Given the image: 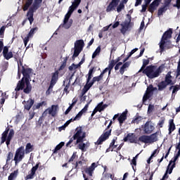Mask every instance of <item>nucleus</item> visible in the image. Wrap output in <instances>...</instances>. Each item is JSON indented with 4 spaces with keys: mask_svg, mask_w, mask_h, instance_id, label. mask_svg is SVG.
I'll return each mask as SVG.
<instances>
[{
    "mask_svg": "<svg viewBox=\"0 0 180 180\" xmlns=\"http://www.w3.org/2000/svg\"><path fill=\"white\" fill-rule=\"evenodd\" d=\"M75 133L73 135L72 138L69 140V141L66 143V147H70V145L74 141V140H76L75 141V146H77L78 144V148L79 150H81L83 152L86 151V149H85V143L84 141H85V138L86 137V132L82 131V127H78L75 129Z\"/></svg>",
    "mask_w": 180,
    "mask_h": 180,
    "instance_id": "obj_1",
    "label": "nucleus"
},
{
    "mask_svg": "<svg viewBox=\"0 0 180 180\" xmlns=\"http://www.w3.org/2000/svg\"><path fill=\"white\" fill-rule=\"evenodd\" d=\"M164 68H165V65L164 64H162L158 68H157L156 65H150L143 70V74H145L150 79H153V78L160 77V74L164 71Z\"/></svg>",
    "mask_w": 180,
    "mask_h": 180,
    "instance_id": "obj_2",
    "label": "nucleus"
},
{
    "mask_svg": "<svg viewBox=\"0 0 180 180\" xmlns=\"http://www.w3.org/2000/svg\"><path fill=\"white\" fill-rule=\"evenodd\" d=\"M3 56L6 60H11V58H14L15 61L18 63V70H20V67H23V63L20 59L19 60V53L13 52L12 51H9V47L4 46L3 51Z\"/></svg>",
    "mask_w": 180,
    "mask_h": 180,
    "instance_id": "obj_3",
    "label": "nucleus"
},
{
    "mask_svg": "<svg viewBox=\"0 0 180 180\" xmlns=\"http://www.w3.org/2000/svg\"><path fill=\"white\" fill-rule=\"evenodd\" d=\"M159 133V131H156L149 136L142 135L139 137L138 141H141V143H144L145 144H153V143L158 141Z\"/></svg>",
    "mask_w": 180,
    "mask_h": 180,
    "instance_id": "obj_4",
    "label": "nucleus"
},
{
    "mask_svg": "<svg viewBox=\"0 0 180 180\" xmlns=\"http://www.w3.org/2000/svg\"><path fill=\"white\" fill-rule=\"evenodd\" d=\"M33 72V69L30 68H25V66H22V74L23 75L22 78L19 80V84H18V89H20L23 88V86L25 85L24 81H27V80H32L30 77V75Z\"/></svg>",
    "mask_w": 180,
    "mask_h": 180,
    "instance_id": "obj_5",
    "label": "nucleus"
},
{
    "mask_svg": "<svg viewBox=\"0 0 180 180\" xmlns=\"http://www.w3.org/2000/svg\"><path fill=\"white\" fill-rule=\"evenodd\" d=\"M112 124L113 121L111 120L105 130L103 131V134L101 135L97 141L95 143L96 145L101 146V144H103V141H106V140L109 139V136L112 134V129H110V126H112Z\"/></svg>",
    "mask_w": 180,
    "mask_h": 180,
    "instance_id": "obj_6",
    "label": "nucleus"
},
{
    "mask_svg": "<svg viewBox=\"0 0 180 180\" xmlns=\"http://www.w3.org/2000/svg\"><path fill=\"white\" fill-rule=\"evenodd\" d=\"M58 113V105H52L51 108L46 109L42 115L39 117V121L43 120V117H46L47 115H51L52 117H56Z\"/></svg>",
    "mask_w": 180,
    "mask_h": 180,
    "instance_id": "obj_7",
    "label": "nucleus"
},
{
    "mask_svg": "<svg viewBox=\"0 0 180 180\" xmlns=\"http://www.w3.org/2000/svg\"><path fill=\"white\" fill-rule=\"evenodd\" d=\"M172 37V29L169 28L167 31L165 32L162 39L159 43L160 53L164 52V46L165 45V40Z\"/></svg>",
    "mask_w": 180,
    "mask_h": 180,
    "instance_id": "obj_8",
    "label": "nucleus"
},
{
    "mask_svg": "<svg viewBox=\"0 0 180 180\" xmlns=\"http://www.w3.org/2000/svg\"><path fill=\"white\" fill-rule=\"evenodd\" d=\"M32 80H24V86L22 88L19 89V81L17 84V86L15 89V92H19V91H23L24 94L29 95L32 92V84H30Z\"/></svg>",
    "mask_w": 180,
    "mask_h": 180,
    "instance_id": "obj_9",
    "label": "nucleus"
},
{
    "mask_svg": "<svg viewBox=\"0 0 180 180\" xmlns=\"http://www.w3.org/2000/svg\"><path fill=\"white\" fill-rule=\"evenodd\" d=\"M25 154H26L25 152V146H20L16 150L13 159L15 165L19 164V162H20V161L25 158Z\"/></svg>",
    "mask_w": 180,
    "mask_h": 180,
    "instance_id": "obj_10",
    "label": "nucleus"
},
{
    "mask_svg": "<svg viewBox=\"0 0 180 180\" xmlns=\"http://www.w3.org/2000/svg\"><path fill=\"white\" fill-rule=\"evenodd\" d=\"M40 162H37L35 166L32 167L31 170L30 171V174L25 177V180L33 179L36 175V171H37V169L41 171V169L44 168V166H40Z\"/></svg>",
    "mask_w": 180,
    "mask_h": 180,
    "instance_id": "obj_11",
    "label": "nucleus"
},
{
    "mask_svg": "<svg viewBox=\"0 0 180 180\" xmlns=\"http://www.w3.org/2000/svg\"><path fill=\"white\" fill-rule=\"evenodd\" d=\"M71 13H68L65 14V18L63 20V23L60 25V27H64L65 29H70L72 26L73 20L72 19L70 20L71 18ZM69 20V21H68Z\"/></svg>",
    "mask_w": 180,
    "mask_h": 180,
    "instance_id": "obj_12",
    "label": "nucleus"
},
{
    "mask_svg": "<svg viewBox=\"0 0 180 180\" xmlns=\"http://www.w3.org/2000/svg\"><path fill=\"white\" fill-rule=\"evenodd\" d=\"M120 26H122L120 29L122 34H126V32H127L129 29H131L133 26L131 25V16L129 15V22H124L123 24H120Z\"/></svg>",
    "mask_w": 180,
    "mask_h": 180,
    "instance_id": "obj_13",
    "label": "nucleus"
},
{
    "mask_svg": "<svg viewBox=\"0 0 180 180\" xmlns=\"http://www.w3.org/2000/svg\"><path fill=\"white\" fill-rule=\"evenodd\" d=\"M142 129L145 134H151L155 129L153 125L150 124V122L147 121L144 126H142Z\"/></svg>",
    "mask_w": 180,
    "mask_h": 180,
    "instance_id": "obj_14",
    "label": "nucleus"
},
{
    "mask_svg": "<svg viewBox=\"0 0 180 180\" xmlns=\"http://www.w3.org/2000/svg\"><path fill=\"white\" fill-rule=\"evenodd\" d=\"M119 2H120V0H112L106 8V12L116 11V7L119 5Z\"/></svg>",
    "mask_w": 180,
    "mask_h": 180,
    "instance_id": "obj_15",
    "label": "nucleus"
},
{
    "mask_svg": "<svg viewBox=\"0 0 180 180\" xmlns=\"http://www.w3.org/2000/svg\"><path fill=\"white\" fill-rule=\"evenodd\" d=\"M160 4H161V2H160L158 0H154L150 5L148 7V12H150V13H154V11H157V8H158V6H160Z\"/></svg>",
    "mask_w": 180,
    "mask_h": 180,
    "instance_id": "obj_16",
    "label": "nucleus"
},
{
    "mask_svg": "<svg viewBox=\"0 0 180 180\" xmlns=\"http://www.w3.org/2000/svg\"><path fill=\"white\" fill-rule=\"evenodd\" d=\"M34 12L36 11H34L32 8H29L28 11L27 12L26 19L27 20H29L30 25H32L33 22H34Z\"/></svg>",
    "mask_w": 180,
    "mask_h": 180,
    "instance_id": "obj_17",
    "label": "nucleus"
},
{
    "mask_svg": "<svg viewBox=\"0 0 180 180\" xmlns=\"http://www.w3.org/2000/svg\"><path fill=\"white\" fill-rule=\"evenodd\" d=\"M58 70H56L55 72L52 73V77L50 82V88H53L54 85L57 84L58 81Z\"/></svg>",
    "mask_w": 180,
    "mask_h": 180,
    "instance_id": "obj_18",
    "label": "nucleus"
},
{
    "mask_svg": "<svg viewBox=\"0 0 180 180\" xmlns=\"http://www.w3.org/2000/svg\"><path fill=\"white\" fill-rule=\"evenodd\" d=\"M81 4V0H74V1L72 3V5L69 7V10L68 13L72 15L74 13V11L79 6V4Z\"/></svg>",
    "mask_w": 180,
    "mask_h": 180,
    "instance_id": "obj_19",
    "label": "nucleus"
},
{
    "mask_svg": "<svg viewBox=\"0 0 180 180\" xmlns=\"http://www.w3.org/2000/svg\"><path fill=\"white\" fill-rule=\"evenodd\" d=\"M89 103H91V102H89L85 105L84 108L81 111H79L77 113V115L75 116V117L74 118V120H79L81 119V117H82V115H84V113H86V110H88Z\"/></svg>",
    "mask_w": 180,
    "mask_h": 180,
    "instance_id": "obj_20",
    "label": "nucleus"
},
{
    "mask_svg": "<svg viewBox=\"0 0 180 180\" xmlns=\"http://www.w3.org/2000/svg\"><path fill=\"white\" fill-rule=\"evenodd\" d=\"M41 2H43V0H34V2H32V5L30 9H32V11L36 12V11L41 6Z\"/></svg>",
    "mask_w": 180,
    "mask_h": 180,
    "instance_id": "obj_21",
    "label": "nucleus"
},
{
    "mask_svg": "<svg viewBox=\"0 0 180 180\" xmlns=\"http://www.w3.org/2000/svg\"><path fill=\"white\" fill-rule=\"evenodd\" d=\"M96 163L93 162L89 167H86L84 169L86 174H88L89 176H92V174H94V171H95V168H96Z\"/></svg>",
    "mask_w": 180,
    "mask_h": 180,
    "instance_id": "obj_22",
    "label": "nucleus"
},
{
    "mask_svg": "<svg viewBox=\"0 0 180 180\" xmlns=\"http://www.w3.org/2000/svg\"><path fill=\"white\" fill-rule=\"evenodd\" d=\"M25 103L24 105V109H25V110H30V109H32V106L34 105V100L30 98L27 102L24 101L22 103Z\"/></svg>",
    "mask_w": 180,
    "mask_h": 180,
    "instance_id": "obj_23",
    "label": "nucleus"
},
{
    "mask_svg": "<svg viewBox=\"0 0 180 180\" xmlns=\"http://www.w3.org/2000/svg\"><path fill=\"white\" fill-rule=\"evenodd\" d=\"M172 74V72L169 71L167 72V74L165 76L164 82L167 84V85H174V82H172V76L171 75Z\"/></svg>",
    "mask_w": 180,
    "mask_h": 180,
    "instance_id": "obj_24",
    "label": "nucleus"
},
{
    "mask_svg": "<svg viewBox=\"0 0 180 180\" xmlns=\"http://www.w3.org/2000/svg\"><path fill=\"white\" fill-rule=\"evenodd\" d=\"M84 46L85 44L84 43L83 39H79L75 42V49H77L79 50H84Z\"/></svg>",
    "mask_w": 180,
    "mask_h": 180,
    "instance_id": "obj_25",
    "label": "nucleus"
},
{
    "mask_svg": "<svg viewBox=\"0 0 180 180\" xmlns=\"http://www.w3.org/2000/svg\"><path fill=\"white\" fill-rule=\"evenodd\" d=\"M96 71V68L93 67L89 69L88 75L86 76L87 77L86 81L87 82H90L91 79H92V77H94V74Z\"/></svg>",
    "mask_w": 180,
    "mask_h": 180,
    "instance_id": "obj_26",
    "label": "nucleus"
},
{
    "mask_svg": "<svg viewBox=\"0 0 180 180\" xmlns=\"http://www.w3.org/2000/svg\"><path fill=\"white\" fill-rule=\"evenodd\" d=\"M32 151H34V145H32L31 143H27L25 146V154H30V153H32Z\"/></svg>",
    "mask_w": 180,
    "mask_h": 180,
    "instance_id": "obj_27",
    "label": "nucleus"
},
{
    "mask_svg": "<svg viewBox=\"0 0 180 180\" xmlns=\"http://www.w3.org/2000/svg\"><path fill=\"white\" fill-rule=\"evenodd\" d=\"M32 5H33V0H25V4L22 7V11L26 12V11L30 9V6H32Z\"/></svg>",
    "mask_w": 180,
    "mask_h": 180,
    "instance_id": "obj_28",
    "label": "nucleus"
},
{
    "mask_svg": "<svg viewBox=\"0 0 180 180\" xmlns=\"http://www.w3.org/2000/svg\"><path fill=\"white\" fill-rule=\"evenodd\" d=\"M176 129L175 127V123H174V119L169 120V134H172V131H174Z\"/></svg>",
    "mask_w": 180,
    "mask_h": 180,
    "instance_id": "obj_29",
    "label": "nucleus"
},
{
    "mask_svg": "<svg viewBox=\"0 0 180 180\" xmlns=\"http://www.w3.org/2000/svg\"><path fill=\"white\" fill-rule=\"evenodd\" d=\"M91 86H92V84H91L90 82H88V80H86V84L84 86L82 91V96H84V95L86 94L87 91H89V89H91Z\"/></svg>",
    "mask_w": 180,
    "mask_h": 180,
    "instance_id": "obj_30",
    "label": "nucleus"
},
{
    "mask_svg": "<svg viewBox=\"0 0 180 180\" xmlns=\"http://www.w3.org/2000/svg\"><path fill=\"white\" fill-rule=\"evenodd\" d=\"M19 175V169L15 170L13 172H11L8 177V180H15L18 178Z\"/></svg>",
    "mask_w": 180,
    "mask_h": 180,
    "instance_id": "obj_31",
    "label": "nucleus"
},
{
    "mask_svg": "<svg viewBox=\"0 0 180 180\" xmlns=\"http://www.w3.org/2000/svg\"><path fill=\"white\" fill-rule=\"evenodd\" d=\"M68 58H70V56L63 58V60L62 61V64L58 68V71H63V70L67 67V61H68Z\"/></svg>",
    "mask_w": 180,
    "mask_h": 180,
    "instance_id": "obj_32",
    "label": "nucleus"
},
{
    "mask_svg": "<svg viewBox=\"0 0 180 180\" xmlns=\"http://www.w3.org/2000/svg\"><path fill=\"white\" fill-rule=\"evenodd\" d=\"M8 133H9V128L6 129V130L3 132L1 144H4V143L6 141V139H8Z\"/></svg>",
    "mask_w": 180,
    "mask_h": 180,
    "instance_id": "obj_33",
    "label": "nucleus"
},
{
    "mask_svg": "<svg viewBox=\"0 0 180 180\" xmlns=\"http://www.w3.org/2000/svg\"><path fill=\"white\" fill-rule=\"evenodd\" d=\"M127 119V112H124L118 117V122L120 124H123V122Z\"/></svg>",
    "mask_w": 180,
    "mask_h": 180,
    "instance_id": "obj_34",
    "label": "nucleus"
},
{
    "mask_svg": "<svg viewBox=\"0 0 180 180\" xmlns=\"http://www.w3.org/2000/svg\"><path fill=\"white\" fill-rule=\"evenodd\" d=\"M168 11V8L165 6L160 7L158 11V16H162L163 13H165Z\"/></svg>",
    "mask_w": 180,
    "mask_h": 180,
    "instance_id": "obj_35",
    "label": "nucleus"
},
{
    "mask_svg": "<svg viewBox=\"0 0 180 180\" xmlns=\"http://www.w3.org/2000/svg\"><path fill=\"white\" fill-rule=\"evenodd\" d=\"M103 79V76L102 75H100L98 76L93 77V79L90 83L91 84V85H94V84H95V82H99V81H102Z\"/></svg>",
    "mask_w": 180,
    "mask_h": 180,
    "instance_id": "obj_36",
    "label": "nucleus"
},
{
    "mask_svg": "<svg viewBox=\"0 0 180 180\" xmlns=\"http://www.w3.org/2000/svg\"><path fill=\"white\" fill-rule=\"evenodd\" d=\"M47 105V102L46 101H42L41 103H38L37 105H34L32 107L33 110H37V109H40L41 106H46Z\"/></svg>",
    "mask_w": 180,
    "mask_h": 180,
    "instance_id": "obj_37",
    "label": "nucleus"
},
{
    "mask_svg": "<svg viewBox=\"0 0 180 180\" xmlns=\"http://www.w3.org/2000/svg\"><path fill=\"white\" fill-rule=\"evenodd\" d=\"M116 140H117V137L114 138L110 143V148H112V152L115 151V148H117V145H115Z\"/></svg>",
    "mask_w": 180,
    "mask_h": 180,
    "instance_id": "obj_38",
    "label": "nucleus"
},
{
    "mask_svg": "<svg viewBox=\"0 0 180 180\" xmlns=\"http://www.w3.org/2000/svg\"><path fill=\"white\" fill-rule=\"evenodd\" d=\"M168 86V84L165 82L164 81H162L160 83L158 84V91H164L165 88Z\"/></svg>",
    "mask_w": 180,
    "mask_h": 180,
    "instance_id": "obj_39",
    "label": "nucleus"
},
{
    "mask_svg": "<svg viewBox=\"0 0 180 180\" xmlns=\"http://www.w3.org/2000/svg\"><path fill=\"white\" fill-rule=\"evenodd\" d=\"M115 65H116V62H115V60H112L108 67L109 70L108 75H110V73L112 72V70H113V67H115Z\"/></svg>",
    "mask_w": 180,
    "mask_h": 180,
    "instance_id": "obj_40",
    "label": "nucleus"
},
{
    "mask_svg": "<svg viewBox=\"0 0 180 180\" xmlns=\"http://www.w3.org/2000/svg\"><path fill=\"white\" fill-rule=\"evenodd\" d=\"M143 120V117L141 116H136L131 121V123H136V124H139L140 122Z\"/></svg>",
    "mask_w": 180,
    "mask_h": 180,
    "instance_id": "obj_41",
    "label": "nucleus"
},
{
    "mask_svg": "<svg viewBox=\"0 0 180 180\" xmlns=\"http://www.w3.org/2000/svg\"><path fill=\"white\" fill-rule=\"evenodd\" d=\"M96 108L98 112H103V110L106 109V107L103 106V102H101L96 107Z\"/></svg>",
    "mask_w": 180,
    "mask_h": 180,
    "instance_id": "obj_42",
    "label": "nucleus"
},
{
    "mask_svg": "<svg viewBox=\"0 0 180 180\" xmlns=\"http://www.w3.org/2000/svg\"><path fill=\"white\" fill-rule=\"evenodd\" d=\"M38 30H39V28L37 27H34L30 30V31L29 32L27 36H28L29 37H33V35L34 34V32H37Z\"/></svg>",
    "mask_w": 180,
    "mask_h": 180,
    "instance_id": "obj_43",
    "label": "nucleus"
},
{
    "mask_svg": "<svg viewBox=\"0 0 180 180\" xmlns=\"http://www.w3.org/2000/svg\"><path fill=\"white\" fill-rule=\"evenodd\" d=\"M101 53V46H98L95 51L92 54V58H95L96 56H99V53Z\"/></svg>",
    "mask_w": 180,
    "mask_h": 180,
    "instance_id": "obj_44",
    "label": "nucleus"
},
{
    "mask_svg": "<svg viewBox=\"0 0 180 180\" xmlns=\"http://www.w3.org/2000/svg\"><path fill=\"white\" fill-rule=\"evenodd\" d=\"M123 9H124V3L122 1L117 7V12H118V13H120V11H123Z\"/></svg>",
    "mask_w": 180,
    "mask_h": 180,
    "instance_id": "obj_45",
    "label": "nucleus"
},
{
    "mask_svg": "<svg viewBox=\"0 0 180 180\" xmlns=\"http://www.w3.org/2000/svg\"><path fill=\"white\" fill-rule=\"evenodd\" d=\"M154 86H153V84H150L149 86H148L146 93L151 95V93L154 92Z\"/></svg>",
    "mask_w": 180,
    "mask_h": 180,
    "instance_id": "obj_46",
    "label": "nucleus"
},
{
    "mask_svg": "<svg viewBox=\"0 0 180 180\" xmlns=\"http://www.w3.org/2000/svg\"><path fill=\"white\" fill-rule=\"evenodd\" d=\"M81 51H82V49H78L77 48H75L74 50V53L72 57H78L79 56V54L81 53Z\"/></svg>",
    "mask_w": 180,
    "mask_h": 180,
    "instance_id": "obj_47",
    "label": "nucleus"
},
{
    "mask_svg": "<svg viewBox=\"0 0 180 180\" xmlns=\"http://www.w3.org/2000/svg\"><path fill=\"white\" fill-rule=\"evenodd\" d=\"M179 158V156L178 155H174V158L169 161L168 167H171L172 164H175L176 162V160Z\"/></svg>",
    "mask_w": 180,
    "mask_h": 180,
    "instance_id": "obj_48",
    "label": "nucleus"
},
{
    "mask_svg": "<svg viewBox=\"0 0 180 180\" xmlns=\"http://www.w3.org/2000/svg\"><path fill=\"white\" fill-rule=\"evenodd\" d=\"M6 29V27L5 25L2 26L0 28V37L1 39H4V34H5V30Z\"/></svg>",
    "mask_w": 180,
    "mask_h": 180,
    "instance_id": "obj_49",
    "label": "nucleus"
},
{
    "mask_svg": "<svg viewBox=\"0 0 180 180\" xmlns=\"http://www.w3.org/2000/svg\"><path fill=\"white\" fill-rule=\"evenodd\" d=\"M70 85H71V81H69L68 83L65 86L63 91L65 94H70V91H68V89L70 88Z\"/></svg>",
    "mask_w": 180,
    "mask_h": 180,
    "instance_id": "obj_50",
    "label": "nucleus"
},
{
    "mask_svg": "<svg viewBox=\"0 0 180 180\" xmlns=\"http://www.w3.org/2000/svg\"><path fill=\"white\" fill-rule=\"evenodd\" d=\"M164 123H165V118H162L158 123L159 129H161L164 127Z\"/></svg>",
    "mask_w": 180,
    "mask_h": 180,
    "instance_id": "obj_51",
    "label": "nucleus"
},
{
    "mask_svg": "<svg viewBox=\"0 0 180 180\" xmlns=\"http://www.w3.org/2000/svg\"><path fill=\"white\" fill-rule=\"evenodd\" d=\"M12 158H13V153L12 152H8L7 155L6 162H9V161H11Z\"/></svg>",
    "mask_w": 180,
    "mask_h": 180,
    "instance_id": "obj_52",
    "label": "nucleus"
},
{
    "mask_svg": "<svg viewBox=\"0 0 180 180\" xmlns=\"http://www.w3.org/2000/svg\"><path fill=\"white\" fill-rule=\"evenodd\" d=\"M151 98V94H148V93H146L143 97V102H146L148 101V99H150Z\"/></svg>",
    "mask_w": 180,
    "mask_h": 180,
    "instance_id": "obj_53",
    "label": "nucleus"
},
{
    "mask_svg": "<svg viewBox=\"0 0 180 180\" xmlns=\"http://www.w3.org/2000/svg\"><path fill=\"white\" fill-rule=\"evenodd\" d=\"M13 136H15V131H13V129H11L7 136V139H10L12 140V139L13 138Z\"/></svg>",
    "mask_w": 180,
    "mask_h": 180,
    "instance_id": "obj_54",
    "label": "nucleus"
},
{
    "mask_svg": "<svg viewBox=\"0 0 180 180\" xmlns=\"http://www.w3.org/2000/svg\"><path fill=\"white\" fill-rule=\"evenodd\" d=\"M171 42L169 41H165V44L164 45V51L165 49H171Z\"/></svg>",
    "mask_w": 180,
    "mask_h": 180,
    "instance_id": "obj_55",
    "label": "nucleus"
},
{
    "mask_svg": "<svg viewBox=\"0 0 180 180\" xmlns=\"http://www.w3.org/2000/svg\"><path fill=\"white\" fill-rule=\"evenodd\" d=\"M30 40V37H28L27 35V37H25L23 39V41H24V44H25V47H26V46H27V43H29V41Z\"/></svg>",
    "mask_w": 180,
    "mask_h": 180,
    "instance_id": "obj_56",
    "label": "nucleus"
},
{
    "mask_svg": "<svg viewBox=\"0 0 180 180\" xmlns=\"http://www.w3.org/2000/svg\"><path fill=\"white\" fill-rule=\"evenodd\" d=\"M153 110H154V105L150 104L148 107V113H152Z\"/></svg>",
    "mask_w": 180,
    "mask_h": 180,
    "instance_id": "obj_57",
    "label": "nucleus"
},
{
    "mask_svg": "<svg viewBox=\"0 0 180 180\" xmlns=\"http://www.w3.org/2000/svg\"><path fill=\"white\" fill-rule=\"evenodd\" d=\"M179 89H180L179 85L173 86L172 94H176V92H178V91H179Z\"/></svg>",
    "mask_w": 180,
    "mask_h": 180,
    "instance_id": "obj_58",
    "label": "nucleus"
},
{
    "mask_svg": "<svg viewBox=\"0 0 180 180\" xmlns=\"http://www.w3.org/2000/svg\"><path fill=\"white\" fill-rule=\"evenodd\" d=\"M171 2H172V0H165L164 6L168 8V6H169V5L171 4Z\"/></svg>",
    "mask_w": 180,
    "mask_h": 180,
    "instance_id": "obj_59",
    "label": "nucleus"
},
{
    "mask_svg": "<svg viewBox=\"0 0 180 180\" xmlns=\"http://www.w3.org/2000/svg\"><path fill=\"white\" fill-rule=\"evenodd\" d=\"M82 167V161H81V160H79V162H76V165H75V168L76 169H78L79 167Z\"/></svg>",
    "mask_w": 180,
    "mask_h": 180,
    "instance_id": "obj_60",
    "label": "nucleus"
},
{
    "mask_svg": "<svg viewBox=\"0 0 180 180\" xmlns=\"http://www.w3.org/2000/svg\"><path fill=\"white\" fill-rule=\"evenodd\" d=\"M176 163L173 164L170 167H169L168 174H172V171L174 170V167H175Z\"/></svg>",
    "mask_w": 180,
    "mask_h": 180,
    "instance_id": "obj_61",
    "label": "nucleus"
},
{
    "mask_svg": "<svg viewBox=\"0 0 180 180\" xmlns=\"http://www.w3.org/2000/svg\"><path fill=\"white\" fill-rule=\"evenodd\" d=\"M173 6L177 9H180V0H176V4H174Z\"/></svg>",
    "mask_w": 180,
    "mask_h": 180,
    "instance_id": "obj_62",
    "label": "nucleus"
},
{
    "mask_svg": "<svg viewBox=\"0 0 180 180\" xmlns=\"http://www.w3.org/2000/svg\"><path fill=\"white\" fill-rule=\"evenodd\" d=\"M122 133H123V130L122 129H117V130L115 131V136H119Z\"/></svg>",
    "mask_w": 180,
    "mask_h": 180,
    "instance_id": "obj_63",
    "label": "nucleus"
},
{
    "mask_svg": "<svg viewBox=\"0 0 180 180\" xmlns=\"http://www.w3.org/2000/svg\"><path fill=\"white\" fill-rule=\"evenodd\" d=\"M179 75H180V63H178L176 77H179Z\"/></svg>",
    "mask_w": 180,
    "mask_h": 180,
    "instance_id": "obj_64",
    "label": "nucleus"
}]
</instances>
